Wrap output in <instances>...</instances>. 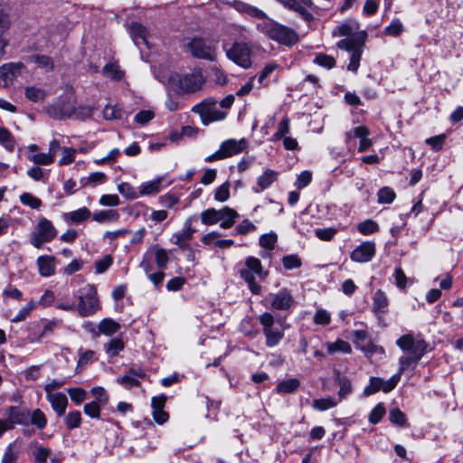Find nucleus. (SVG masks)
<instances>
[{
	"label": "nucleus",
	"mask_w": 463,
	"mask_h": 463,
	"mask_svg": "<svg viewBox=\"0 0 463 463\" xmlns=\"http://www.w3.org/2000/svg\"><path fill=\"white\" fill-rule=\"evenodd\" d=\"M205 80L203 71L194 69L185 74L171 73L168 78V85L178 94H189L201 90Z\"/></svg>",
	"instance_id": "obj_1"
},
{
	"label": "nucleus",
	"mask_w": 463,
	"mask_h": 463,
	"mask_svg": "<svg viewBox=\"0 0 463 463\" xmlns=\"http://www.w3.org/2000/svg\"><path fill=\"white\" fill-rule=\"evenodd\" d=\"M257 28L266 37L279 44L292 46L298 42V35L293 29L272 19H263L257 24Z\"/></svg>",
	"instance_id": "obj_2"
},
{
	"label": "nucleus",
	"mask_w": 463,
	"mask_h": 463,
	"mask_svg": "<svg viewBox=\"0 0 463 463\" xmlns=\"http://www.w3.org/2000/svg\"><path fill=\"white\" fill-rule=\"evenodd\" d=\"M5 416L12 423L13 428H14L16 424L22 426L32 424L37 429L43 430L46 427L48 422L45 414L40 409L31 411L24 407L10 406L6 409Z\"/></svg>",
	"instance_id": "obj_3"
},
{
	"label": "nucleus",
	"mask_w": 463,
	"mask_h": 463,
	"mask_svg": "<svg viewBox=\"0 0 463 463\" xmlns=\"http://www.w3.org/2000/svg\"><path fill=\"white\" fill-rule=\"evenodd\" d=\"M77 103L76 95L71 86H66L63 93L46 108L48 116L54 119H66L73 117L75 113V105Z\"/></svg>",
	"instance_id": "obj_4"
},
{
	"label": "nucleus",
	"mask_w": 463,
	"mask_h": 463,
	"mask_svg": "<svg viewBox=\"0 0 463 463\" xmlns=\"http://www.w3.org/2000/svg\"><path fill=\"white\" fill-rule=\"evenodd\" d=\"M366 39V33H361L352 38H345L336 43L339 49L351 52L350 61L347 70L356 72L360 66L363 47Z\"/></svg>",
	"instance_id": "obj_5"
},
{
	"label": "nucleus",
	"mask_w": 463,
	"mask_h": 463,
	"mask_svg": "<svg viewBox=\"0 0 463 463\" xmlns=\"http://www.w3.org/2000/svg\"><path fill=\"white\" fill-rule=\"evenodd\" d=\"M192 111L200 115L202 123L209 125L214 121L223 120L228 112L217 108V101L213 98H207L192 108Z\"/></svg>",
	"instance_id": "obj_6"
},
{
	"label": "nucleus",
	"mask_w": 463,
	"mask_h": 463,
	"mask_svg": "<svg viewBox=\"0 0 463 463\" xmlns=\"http://www.w3.org/2000/svg\"><path fill=\"white\" fill-rule=\"evenodd\" d=\"M57 233L52 222L43 217L39 219L34 230L31 232L29 241L33 247L40 249L44 243L52 241Z\"/></svg>",
	"instance_id": "obj_7"
},
{
	"label": "nucleus",
	"mask_w": 463,
	"mask_h": 463,
	"mask_svg": "<svg viewBox=\"0 0 463 463\" xmlns=\"http://www.w3.org/2000/svg\"><path fill=\"white\" fill-rule=\"evenodd\" d=\"M226 56L232 62L243 69L251 67L252 50L246 43L236 42L231 47L223 45Z\"/></svg>",
	"instance_id": "obj_8"
},
{
	"label": "nucleus",
	"mask_w": 463,
	"mask_h": 463,
	"mask_svg": "<svg viewBox=\"0 0 463 463\" xmlns=\"http://www.w3.org/2000/svg\"><path fill=\"white\" fill-rule=\"evenodd\" d=\"M247 146V141L245 138L240 140L230 138L223 141L217 151L212 155L206 156L204 161L212 163L214 161L222 160L242 152Z\"/></svg>",
	"instance_id": "obj_9"
},
{
	"label": "nucleus",
	"mask_w": 463,
	"mask_h": 463,
	"mask_svg": "<svg viewBox=\"0 0 463 463\" xmlns=\"http://www.w3.org/2000/svg\"><path fill=\"white\" fill-rule=\"evenodd\" d=\"M76 308L81 317H90L99 309V299L94 286L87 285L80 289Z\"/></svg>",
	"instance_id": "obj_10"
},
{
	"label": "nucleus",
	"mask_w": 463,
	"mask_h": 463,
	"mask_svg": "<svg viewBox=\"0 0 463 463\" xmlns=\"http://www.w3.org/2000/svg\"><path fill=\"white\" fill-rule=\"evenodd\" d=\"M259 321L266 337V345L268 347L278 345L284 337V330L274 326V316L271 313L264 312L260 316Z\"/></svg>",
	"instance_id": "obj_11"
},
{
	"label": "nucleus",
	"mask_w": 463,
	"mask_h": 463,
	"mask_svg": "<svg viewBox=\"0 0 463 463\" xmlns=\"http://www.w3.org/2000/svg\"><path fill=\"white\" fill-rule=\"evenodd\" d=\"M188 50L197 59L213 61L217 56V44L203 38L192 39L188 43Z\"/></svg>",
	"instance_id": "obj_12"
},
{
	"label": "nucleus",
	"mask_w": 463,
	"mask_h": 463,
	"mask_svg": "<svg viewBox=\"0 0 463 463\" xmlns=\"http://www.w3.org/2000/svg\"><path fill=\"white\" fill-rule=\"evenodd\" d=\"M397 346L407 354L422 357L426 353L428 344L422 338H415L412 333L402 335L396 340Z\"/></svg>",
	"instance_id": "obj_13"
},
{
	"label": "nucleus",
	"mask_w": 463,
	"mask_h": 463,
	"mask_svg": "<svg viewBox=\"0 0 463 463\" xmlns=\"http://www.w3.org/2000/svg\"><path fill=\"white\" fill-rule=\"evenodd\" d=\"M266 301L269 307L279 311H290L296 306V301L288 288H281L276 293H269Z\"/></svg>",
	"instance_id": "obj_14"
},
{
	"label": "nucleus",
	"mask_w": 463,
	"mask_h": 463,
	"mask_svg": "<svg viewBox=\"0 0 463 463\" xmlns=\"http://www.w3.org/2000/svg\"><path fill=\"white\" fill-rule=\"evenodd\" d=\"M24 67L23 62H8L0 66V85L8 87L13 84Z\"/></svg>",
	"instance_id": "obj_15"
},
{
	"label": "nucleus",
	"mask_w": 463,
	"mask_h": 463,
	"mask_svg": "<svg viewBox=\"0 0 463 463\" xmlns=\"http://www.w3.org/2000/svg\"><path fill=\"white\" fill-rule=\"evenodd\" d=\"M196 220L195 216L189 217L184 225V230L181 232L175 233L172 236L171 241L179 247L181 250L190 249L188 241L193 238L194 233L196 232L192 227L193 222Z\"/></svg>",
	"instance_id": "obj_16"
},
{
	"label": "nucleus",
	"mask_w": 463,
	"mask_h": 463,
	"mask_svg": "<svg viewBox=\"0 0 463 463\" xmlns=\"http://www.w3.org/2000/svg\"><path fill=\"white\" fill-rule=\"evenodd\" d=\"M374 254V242L364 241L351 252L350 259L354 262H368L373 259Z\"/></svg>",
	"instance_id": "obj_17"
},
{
	"label": "nucleus",
	"mask_w": 463,
	"mask_h": 463,
	"mask_svg": "<svg viewBox=\"0 0 463 463\" xmlns=\"http://www.w3.org/2000/svg\"><path fill=\"white\" fill-rule=\"evenodd\" d=\"M56 323L53 321H44L42 326L40 324L36 325L29 334L28 341L30 343L40 342L43 338L52 335Z\"/></svg>",
	"instance_id": "obj_18"
},
{
	"label": "nucleus",
	"mask_w": 463,
	"mask_h": 463,
	"mask_svg": "<svg viewBox=\"0 0 463 463\" xmlns=\"http://www.w3.org/2000/svg\"><path fill=\"white\" fill-rule=\"evenodd\" d=\"M389 299L384 291L377 289L373 296V312L377 317H381L383 315L388 312Z\"/></svg>",
	"instance_id": "obj_19"
},
{
	"label": "nucleus",
	"mask_w": 463,
	"mask_h": 463,
	"mask_svg": "<svg viewBox=\"0 0 463 463\" xmlns=\"http://www.w3.org/2000/svg\"><path fill=\"white\" fill-rule=\"evenodd\" d=\"M46 399L51 403L52 410L58 414V416L64 415L68 405V399L64 393H48Z\"/></svg>",
	"instance_id": "obj_20"
},
{
	"label": "nucleus",
	"mask_w": 463,
	"mask_h": 463,
	"mask_svg": "<svg viewBox=\"0 0 463 463\" xmlns=\"http://www.w3.org/2000/svg\"><path fill=\"white\" fill-rule=\"evenodd\" d=\"M279 174L271 169H267L258 177L257 186L253 187L256 194H260L269 187L278 178Z\"/></svg>",
	"instance_id": "obj_21"
},
{
	"label": "nucleus",
	"mask_w": 463,
	"mask_h": 463,
	"mask_svg": "<svg viewBox=\"0 0 463 463\" xmlns=\"http://www.w3.org/2000/svg\"><path fill=\"white\" fill-rule=\"evenodd\" d=\"M91 213L87 207L65 213L62 216L67 223L78 224L90 218Z\"/></svg>",
	"instance_id": "obj_22"
},
{
	"label": "nucleus",
	"mask_w": 463,
	"mask_h": 463,
	"mask_svg": "<svg viewBox=\"0 0 463 463\" xmlns=\"http://www.w3.org/2000/svg\"><path fill=\"white\" fill-rule=\"evenodd\" d=\"M334 379L339 385L338 397L339 401L345 399L353 392L352 383L349 378L342 376L340 371L334 370Z\"/></svg>",
	"instance_id": "obj_23"
},
{
	"label": "nucleus",
	"mask_w": 463,
	"mask_h": 463,
	"mask_svg": "<svg viewBox=\"0 0 463 463\" xmlns=\"http://www.w3.org/2000/svg\"><path fill=\"white\" fill-rule=\"evenodd\" d=\"M39 273L43 277H50L55 273V260L52 256L43 255L37 259Z\"/></svg>",
	"instance_id": "obj_24"
},
{
	"label": "nucleus",
	"mask_w": 463,
	"mask_h": 463,
	"mask_svg": "<svg viewBox=\"0 0 463 463\" xmlns=\"http://www.w3.org/2000/svg\"><path fill=\"white\" fill-rule=\"evenodd\" d=\"M129 33L135 44L140 48L142 44L147 45L146 29L138 23H132L129 27Z\"/></svg>",
	"instance_id": "obj_25"
},
{
	"label": "nucleus",
	"mask_w": 463,
	"mask_h": 463,
	"mask_svg": "<svg viewBox=\"0 0 463 463\" xmlns=\"http://www.w3.org/2000/svg\"><path fill=\"white\" fill-rule=\"evenodd\" d=\"M221 214L220 217V226L223 229H228L233 226L236 222V220L239 218L238 213L228 206H225L219 210Z\"/></svg>",
	"instance_id": "obj_26"
},
{
	"label": "nucleus",
	"mask_w": 463,
	"mask_h": 463,
	"mask_svg": "<svg viewBox=\"0 0 463 463\" xmlns=\"http://www.w3.org/2000/svg\"><path fill=\"white\" fill-rule=\"evenodd\" d=\"M162 177L143 183L139 185L138 194L141 196L157 194L162 189Z\"/></svg>",
	"instance_id": "obj_27"
},
{
	"label": "nucleus",
	"mask_w": 463,
	"mask_h": 463,
	"mask_svg": "<svg viewBox=\"0 0 463 463\" xmlns=\"http://www.w3.org/2000/svg\"><path fill=\"white\" fill-rule=\"evenodd\" d=\"M125 348V343L120 337L111 338L104 345V350L109 358H114Z\"/></svg>",
	"instance_id": "obj_28"
},
{
	"label": "nucleus",
	"mask_w": 463,
	"mask_h": 463,
	"mask_svg": "<svg viewBox=\"0 0 463 463\" xmlns=\"http://www.w3.org/2000/svg\"><path fill=\"white\" fill-rule=\"evenodd\" d=\"M300 382L297 378L284 380L276 386L275 392L279 394L292 393L298 389Z\"/></svg>",
	"instance_id": "obj_29"
},
{
	"label": "nucleus",
	"mask_w": 463,
	"mask_h": 463,
	"mask_svg": "<svg viewBox=\"0 0 463 463\" xmlns=\"http://www.w3.org/2000/svg\"><path fill=\"white\" fill-rule=\"evenodd\" d=\"M30 62L35 63L39 68L51 71L54 68L53 61L51 57L43 54H33L28 57Z\"/></svg>",
	"instance_id": "obj_30"
},
{
	"label": "nucleus",
	"mask_w": 463,
	"mask_h": 463,
	"mask_svg": "<svg viewBox=\"0 0 463 463\" xmlns=\"http://www.w3.org/2000/svg\"><path fill=\"white\" fill-rule=\"evenodd\" d=\"M326 346L329 354H334L337 352L344 354H350L352 352L350 344L342 339H338L335 342H326Z\"/></svg>",
	"instance_id": "obj_31"
},
{
	"label": "nucleus",
	"mask_w": 463,
	"mask_h": 463,
	"mask_svg": "<svg viewBox=\"0 0 463 463\" xmlns=\"http://www.w3.org/2000/svg\"><path fill=\"white\" fill-rule=\"evenodd\" d=\"M358 29L356 24H342L338 26H336L333 31L334 36H345V38H352L359 33H356L355 31ZM362 32H360L361 33Z\"/></svg>",
	"instance_id": "obj_32"
},
{
	"label": "nucleus",
	"mask_w": 463,
	"mask_h": 463,
	"mask_svg": "<svg viewBox=\"0 0 463 463\" xmlns=\"http://www.w3.org/2000/svg\"><path fill=\"white\" fill-rule=\"evenodd\" d=\"M119 218L117 210H100L93 213L92 219L97 222H116Z\"/></svg>",
	"instance_id": "obj_33"
},
{
	"label": "nucleus",
	"mask_w": 463,
	"mask_h": 463,
	"mask_svg": "<svg viewBox=\"0 0 463 463\" xmlns=\"http://www.w3.org/2000/svg\"><path fill=\"white\" fill-rule=\"evenodd\" d=\"M26 99L33 102L42 101L46 97V90L38 86H28L24 89Z\"/></svg>",
	"instance_id": "obj_34"
},
{
	"label": "nucleus",
	"mask_w": 463,
	"mask_h": 463,
	"mask_svg": "<svg viewBox=\"0 0 463 463\" xmlns=\"http://www.w3.org/2000/svg\"><path fill=\"white\" fill-rule=\"evenodd\" d=\"M99 331L106 335H111L120 329V325L113 319L104 318L100 321Z\"/></svg>",
	"instance_id": "obj_35"
},
{
	"label": "nucleus",
	"mask_w": 463,
	"mask_h": 463,
	"mask_svg": "<svg viewBox=\"0 0 463 463\" xmlns=\"http://www.w3.org/2000/svg\"><path fill=\"white\" fill-rule=\"evenodd\" d=\"M102 72L104 76L113 80H119L124 77V71L120 70L118 64L116 62L106 64L102 69Z\"/></svg>",
	"instance_id": "obj_36"
},
{
	"label": "nucleus",
	"mask_w": 463,
	"mask_h": 463,
	"mask_svg": "<svg viewBox=\"0 0 463 463\" xmlns=\"http://www.w3.org/2000/svg\"><path fill=\"white\" fill-rule=\"evenodd\" d=\"M255 273L250 271L249 269H242L241 270V277L247 282L250 291L253 294H260L261 290V287L256 283L255 281Z\"/></svg>",
	"instance_id": "obj_37"
},
{
	"label": "nucleus",
	"mask_w": 463,
	"mask_h": 463,
	"mask_svg": "<svg viewBox=\"0 0 463 463\" xmlns=\"http://www.w3.org/2000/svg\"><path fill=\"white\" fill-rule=\"evenodd\" d=\"M220 214L221 213L219 212V210H216L214 208H209L201 213V222L205 225L216 224L218 222H220Z\"/></svg>",
	"instance_id": "obj_38"
},
{
	"label": "nucleus",
	"mask_w": 463,
	"mask_h": 463,
	"mask_svg": "<svg viewBox=\"0 0 463 463\" xmlns=\"http://www.w3.org/2000/svg\"><path fill=\"white\" fill-rule=\"evenodd\" d=\"M55 157V153H39L28 156V159L33 162L35 165H51Z\"/></svg>",
	"instance_id": "obj_39"
},
{
	"label": "nucleus",
	"mask_w": 463,
	"mask_h": 463,
	"mask_svg": "<svg viewBox=\"0 0 463 463\" xmlns=\"http://www.w3.org/2000/svg\"><path fill=\"white\" fill-rule=\"evenodd\" d=\"M421 357L412 355V354H405L399 358V372L400 376L402 373H404L407 369H409L412 364H416Z\"/></svg>",
	"instance_id": "obj_40"
},
{
	"label": "nucleus",
	"mask_w": 463,
	"mask_h": 463,
	"mask_svg": "<svg viewBox=\"0 0 463 463\" xmlns=\"http://www.w3.org/2000/svg\"><path fill=\"white\" fill-rule=\"evenodd\" d=\"M337 403L338 402L331 397L320 398L313 401V408L317 411H324L335 407Z\"/></svg>",
	"instance_id": "obj_41"
},
{
	"label": "nucleus",
	"mask_w": 463,
	"mask_h": 463,
	"mask_svg": "<svg viewBox=\"0 0 463 463\" xmlns=\"http://www.w3.org/2000/svg\"><path fill=\"white\" fill-rule=\"evenodd\" d=\"M102 113L105 119L114 120L120 119L123 117L124 111L118 106L107 105Z\"/></svg>",
	"instance_id": "obj_42"
},
{
	"label": "nucleus",
	"mask_w": 463,
	"mask_h": 463,
	"mask_svg": "<svg viewBox=\"0 0 463 463\" xmlns=\"http://www.w3.org/2000/svg\"><path fill=\"white\" fill-rule=\"evenodd\" d=\"M64 422L69 430L76 429L80 426L81 413L79 411H70L64 417Z\"/></svg>",
	"instance_id": "obj_43"
},
{
	"label": "nucleus",
	"mask_w": 463,
	"mask_h": 463,
	"mask_svg": "<svg viewBox=\"0 0 463 463\" xmlns=\"http://www.w3.org/2000/svg\"><path fill=\"white\" fill-rule=\"evenodd\" d=\"M389 420L394 425L404 427L407 418L399 408H392L389 412Z\"/></svg>",
	"instance_id": "obj_44"
},
{
	"label": "nucleus",
	"mask_w": 463,
	"mask_h": 463,
	"mask_svg": "<svg viewBox=\"0 0 463 463\" xmlns=\"http://www.w3.org/2000/svg\"><path fill=\"white\" fill-rule=\"evenodd\" d=\"M377 196L379 203H391L395 199L396 194L392 188L385 186L378 191Z\"/></svg>",
	"instance_id": "obj_45"
},
{
	"label": "nucleus",
	"mask_w": 463,
	"mask_h": 463,
	"mask_svg": "<svg viewBox=\"0 0 463 463\" xmlns=\"http://www.w3.org/2000/svg\"><path fill=\"white\" fill-rule=\"evenodd\" d=\"M154 250L155 260L156 262L157 267L159 269H165L169 260V256L166 250L160 247H155Z\"/></svg>",
	"instance_id": "obj_46"
},
{
	"label": "nucleus",
	"mask_w": 463,
	"mask_h": 463,
	"mask_svg": "<svg viewBox=\"0 0 463 463\" xmlns=\"http://www.w3.org/2000/svg\"><path fill=\"white\" fill-rule=\"evenodd\" d=\"M20 201L23 204L35 210L39 209L42 205V201L30 193L22 194L20 195Z\"/></svg>",
	"instance_id": "obj_47"
},
{
	"label": "nucleus",
	"mask_w": 463,
	"mask_h": 463,
	"mask_svg": "<svg viewBox=\"0 0 463 463\" xmlns=\"http://www.w3.org/2000/svg\"><path fill=\"white\" fill-rule=\"evenodd\" d=\"M357 230L364 235H368L376 232L379 230L378 224L373 220H366L360 222Z\"/></svg>",
	"instance_id": "obj_48"
},
{
	"label": "nucleus",
	"mask_w": 463,
	"mask_h": 463,
	"mask_svg": "<svg viewBox=\"0 0 463 463\" xmlns=\"http://www.w3.org/2000/svg\"><path fill=\"white\" fill-rule=\"evenodd\" d=\"M314 62L326 69H332L335 65V58L325 53L317 54L314 59Z\"/></svg>",
	"instance_id": "obj_49"
},
{
	"label": "nucleus",
	"mask_w": 463,
	"mask_h": 463,
	"mask_svg": "<svg viewBox=\"0 0 463 463\" xmlns=\"http://www.w3.org/2000/svg\"><path fill=\"white\" fill-rule=\"evenodd\" d=\"M386 411L383 403H378L369 413L368 420L372 424H377L384 416Z\"/></svg>",
	"instance_id": "obj_50"
},
{
	"label": "nucleus",
	"mask_w": 463,
	"mask_h": 463,
	"mask_svg": "<svg viewBox=\"0 0 463 463\" xmlns=\"http://www.w3.org/2000/svg\"><path fill=\"white\" fill-rule=\"evenodd\" d=\"M230 198V184L225 182L215 189L214 199L218 202H226Z\"/></svg>",
	"instance_id": "obj_51"
},
{
	"label": "nucleus",
	"mask_w": 463,
	"mask_h": 463,
	"mask_svg": "<svg viewBox=\"0 0 463 463\" xmlns=\"http://www.w3.org/2000/svg\"><path fill=\"white\" fill-rule=\"evenodd\" d=\"M94 110L95 109L89 105H81L78 108L75 107V113L72 118L76 119H86L93 115Z\"/></svg>",
	"instance_id": "obj_52"
},
{
	"label": "nucleus",
	"mask_w": 463,
	"mask_h": 463,
	"mask_svg": "<svg viewBox=\"0 0 463 463\" xmlns=\"http://www.w3.org/2000/svg\"><path fill=\"white\" fill-rule=\"evenodd\" d=\"M118 191L119 194L127 199H137L138 197V194L136 192L134 187L130 185L128 183H121L118 185Z\"/></svg>",
	"instance_id": "obj_53"
},
{
	"label": "nucleus",
	"mask_w": 463,
	"mask_h": 463,
	"mask_svg": "<svg viewBox=\"0 0 463 463\" xmlns=\"http://www.w3.org/2000/svg\"><path fill=\"white\" fill-rule=\"evenodd\" d=\"M278 237L274 232L263 234L260 238V245L267 250H272L275 247Z\"/></svg>",
	"instance_id": "obj_54"
},
{
	"label": "nucleus",
	"mask_w": 463,
	"mask_h": 463,
	"mask_svg": "<svg viewBox=\"0 0 463 463\" xmlns=\"http://www.w3.org/2000/svg\"><path fill=\"white\" fill-rule=\"evenodd\" d=\"M84 413L90 418L99 419L100 417V404L98 402H91L86 403L83 408Z\"/></svg>",
	"instance_id": "obj_55"
},
{
	"label": "nucleus",
	"mask_w": 463,
	"mask_h": 463,
	"mask_svg": "<svg viewBox=\"0 0 463 463\" xmlns=\"http://www.w3.org/2000/svg\"><path fill=\"white\" fill-rule=\"evenodd\" d=\"M336 232H337V230L335 228L329 227V228L317 229V230H315V234L319 240L325 241H329L335 237V235L336 234Z\"/></svg>",
	"instance_id": "obj_56"
},
{
	"label": "nucleus",
	"mask_w": 463,
	"mask_h": 463,
	"mask_svg": "<svg viewBox=\"0 0 463 463\" xmlns=\"http://www.w3.org/2000/svg\"><path fill=\"white\" fill-rule=\"evenodd\" d=\"M383 391V379L378 377H371L370 384L364 388V394L371 395L379 391Z\"/></svg>",
	"instance_id": "obj_57"
},
{
	"label": "nucleus",
	"mask_w": 463,
	"mask_h": 463,
	"mask_svg": "<svg viewBox=\"0 0 463 463\" xmlns=\"http://www.w3.org/2000/svg\"><path fill=\"white\" fill-rule=\"evenodd\" d=\"M68 394L71 401H73L76 404H80L83 401H85L87 393L81 388H70L67 390Z\"/></svg>",
	"instance_id": "obj_58"
},
{
	"label": "nucleus",
	"mask_w": 463,
	"mask_h": 463,
	"mask_svg": "<svg viewBox=\"0 0 463 463\" xmlns=\"http://www.w3.org/2000/svg\"><path fill=\"white\" fill-rule=\"evenodd\" d=\"M282 262L286 269H297L302 264L301 260L295 254L283 257Z\"/></svg>",
	"instance_id": "obj_59"
},
{
	"label": "nucleus",
	"mask_w": 463,
	"mask_h": 463,
	"mask_svg": "<svg viewBox=\"0 0 463 463\" xmlns=\"http://www.w3.org/2000/svg\"><path fill=\"white\" fill-rule=\"evenodd\" d=\"M34 307L33 302H29L26 306H24L19 312L12 318L13 323H18L26 319V317L30 315L31 311Z\"/></svg>",
	"instance_id": "obj_60"
},
{
	"label": "nucleus",
	"mask_w": 463,
	"mask_h": 463,
	"mask_svg": "<svg viewBox=\"0 0 463 463\" xmlns=\"http://www.w3.org/2000/svg\"><path fill=\"white\" fill-rule=\"evenodd\" d=\"M246 269H250V271L254 272L256 275L261 277L262 276V266L260 260L254 257H250L246 260Z\"/></svg>",
	"instance_id": "obj_61"
},
{
	"label": "nucleus",
	"mask_w": 463,
	"mask_h": 463,
	"mask_svg": "<svg viewBox=\"0 0 463 463\" xmlns=\"http://www.w3.org/2000/svg\"><path fill=\"white\" fill-rule=\"evenodd\" d=\"M117 383L121 384L127 389H130L134 386H138L140 384L139 380L137 378H134L129 373H126L125 375L118 377L117 379Z\"/></svg>",
	"instance_id": "obj_62"
},
{
	"label": "nucleus",
	"mask_w": 463,
	"mask_h": 463,
	"mask_svg": "<svg viewBox=\"0 0 463 463\" xmlns=\"http://www.w3.org/2000/svg\"><path fill=\"white\" fill-rule=\"evenodd\" d=\"M402 31L403 25L398 19L392 20V23L385 27V33L395 37L400 35Z\"/></svg>",
	"instance_id": "obj_63"
},
{
	"label": "nucleus",
	"mask_w": 463,
	"mask_h": 463,
	"mask_svg": "<svg viewBox=\"0 0 463 463\" xmlns=\"http://www.w3.org/2000/svg\"><path fill=\"white\" fill-rule=\"evenodd\" d=\"M113 259L110 255H106L101 260L95 263L96 272L99 274L104 273L112 264Z\"/></svg>",
	"instance_id": "obj_64"
}]
</instances>
